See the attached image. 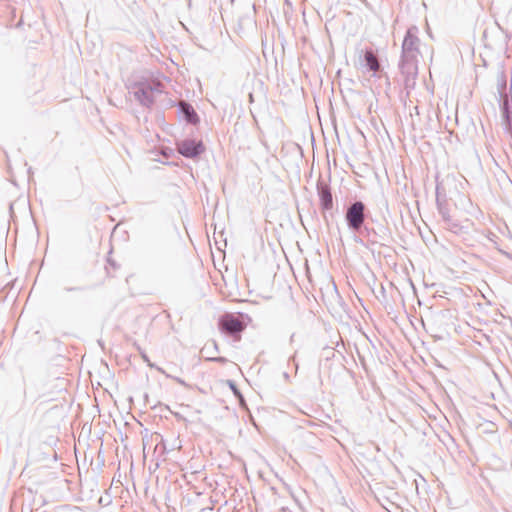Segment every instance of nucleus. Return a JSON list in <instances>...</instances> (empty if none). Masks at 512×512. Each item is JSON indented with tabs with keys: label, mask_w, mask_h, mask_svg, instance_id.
Returning a JSON list of instances; mask_svg holds the SVG:
<instances>
[{
	"label": "nucleus",
	"mask_w": 512,
	"mask_h": 512,
	"mask_svg": "<svg viewBox=\"0 0 512 512\" xmlns=\"http://www.w3.org/2000/svg\"><path fill=\"white\" fill-rule=\"evenodd\" d=\"M419 39L410 30L407 31L402 48L404 52L410 53L417 50Z\"/></svg>",
	"instance_id": "obj_4"
},
{
	"label": "nucleus",
	"mask_w": 512,
	"mask_h": 512,
	"mask_svg": "<svg viewBox=\"0 0 512 512\" xmlns=\"http://www.w3.org/2000/svg\"><path fill=\"white\" fill-rule=\"evenodd\" d=\"M364 59H365L366 65L370 71H372L373 73H376L380 70L379 60L372 50L365 51Z\"/></svg>",
	"instance_id": "obj_5"
},
{
	"label": "nucleus",
	"mask_w": 512,
	"mask_h": 512,
	"mask_svg": "<svg viewBox=\"0 0 512 512\" xmlns=\"http://www.w3.org/2000/svg\"><path fill=\"white\" fill-rule=\"evenodd\" d=\"M118 268L116 262L112 259V257L110 256L108 258V266L106 267V271H107V274L108 276L110 277H114V271Z\"/></svg>",
	"instance_id": "obj_7"
},
{
	"label": "nucleus",
	"mask_w": 512,
	"mask_h": 512,
	"mask_svg": "<svg viewBox=\"0 0 512 512\" xmlns=\"http://www.w3.org/2000/svg\"><path fill=\"white\" fill-rule=\"evenodd\" d=\"M201 143L194 141H184L179 145V152L186 157H194L203 151Z\"/></svg>",
	"instance_id": "obj_3"
},
{
	"label": "nucleus",
	"mask_w": 512,
	"mask_h": 512,
	"mask_svg": "<svg viewBox=\"0 0 512 512\" xmlns=\"http://www.w3.org/2000/svg\"><path fill=\"white\" fill-rule=\"evenodd\" d=\"M320 200L325 209H330L333 204L332 195L329 189H322L320 192Z\"/></svg>",
	"instance_id": "obj_6"
},
{
	"label": "nucleus",
	"mask_w": 512,
	"mask_h": 512,
	"mask_svg": "<svg viewBox=\"0 0 512 512\" xmlns=\"http://www.w3.org/2000/svg\"><path fill=\"white\" fill-rule=\"evenodd\" d=\"M349 225L358 230L364 222V205L362 202L354 203L346 213Z\"/></svg>",
	"instance_id": "obj_2"
},
{
	"label": "nucleus",
	"mask_w": 512,
	"mask_h": 512,
	"mask_svg": "<svg viewBox=\"0 0 512 512\" xmlns=\"http://www.w3.org/2000/svg\"><path fill=\"white\" fill-rule=\"evenodd\" d=\"M219 325L223 331L229 334L240 333L245 329L244 322L240 317L233 314H226L222 316Z\"/></svg>",
	"instance_id": "obj_1"
}]
</instances>
